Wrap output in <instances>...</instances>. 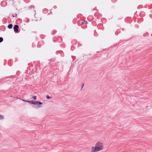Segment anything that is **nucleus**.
Segmentation results:
<instances>
[{
  "mask_svg": "<svg viewBox=\"0 0 152 152\" xmlns=\"http://www.w3.org/2000/svg\"><path fill=\"white\" fill-rule=\"evenodd\" d=\"M19 26L18 25H15L13 27L14 31L15 32H17L18 31V28Z\"/></svg>",
  "mask_w": 152,
  "mask_h": 152,
  "instance_id": "obj_3",
  "label": "nucleus"
},
{
  "mask_svg": "<svg viewBox=\"0 0 152 152\" xmlns=\"http://www.w3.org/2000/svg\"><path fill=\"white\" fill-rule=\"evenodd\" d=\"M12 24H9L8 26V27L9 28H12Z\"/></svg>",
  "mask_w": 152,
  "mask_h": 152,
  "instance_id": "obj_5",
  "label": "nucleus"
},
{
  "mask_svg": "<svg viewBox=\"0 0 152 152\" xmlns=\"http://www.w3.org/2000/svg\"><path fill=\"white\" fill-rule=\"evenodd\" d=\"M38 107H41V106H38Z\"/></svg>",
  "mask_w": 152,
  "mask_h": 152,
  "instance_id": "obj_11",
  "label": "nucleus"
},
{
  "mask_svg": "<svg viewBox=\"0 0 152 152\" xmlns=\"http://www.w3.org/2000/svg\"><path fill=\"white\" fill-rule=\"evenodd\" d=\"M27 102L30 103L31 104L37 105H40L42 104V103L39 101H28Z\"/></svg>",
  "mask_w": 152,
  "mask_h": 152,
  "instance_id": "obj_2",
  "label": "nucleus"
},
{
  "mask_svg": "<svg viewBox=\"0 0 152 152\" xmlns=\"http://www.w3.org/2000/svg\"><path fill=\"white\" fill-rule=\"evenodd\" d=\"M4 119V117L3 115L0 114V120H2Z\"/></svg>",
  "mask_w": 152,
  "mask_h": 152,
  "instance_id": "obj_4",
  "label": "nucleus"
},
{
  "mask_svg": "<svg viewBox=\"0 0 152 152\" xmlns=\"http://www.w3.org/2000/svg\"><path fill=\"white\" fill-rule=\"evenodd\" d=\"M32 98L34 100H36V96H32Z\"/></svg>",
  "mask_w": 152,
  "mask_h": 152,
  "instance_id": "obj_6",
  "label": "nucleus"
},
{
  "mask_svg": "<svg viewBox=\"0 0 152 152\" xmlns=\"http://www.w3.org/2000/svg\"><path fill=\"white\" fill-rule=\"evenodd\" d=\"M103 144L102 143L98 142L96 143L95 147H92L91 152H97L103 149Z\"/></svg>",
  "mask_w": 152,
  "mask_h": 152,
  "instance_id": "obj_1",
  "label": "nucleus"
},
{
  "mask_svg": "<svg viewBox=\"0 0 152 152\" xmlns=\"http://www.w3.org/2000/svg\"><path fill=\"white\" fill-rule=\"evenodd\" d=\"M84 22L86 24L87 23V21H85Z\"/></svg>",
  "mask_w": 152,
  "mask_h": 152,
  "instance_id": "obj_10",
  "label": "nucleus"
},
{
  "mask_svg": "<svg viewBox=\"0 0 152 152\" xmlns=\"http://www.w3.org/2000/svg\"><path fill=\"white\" fill-rule=\"evenodd\" d=\"M46 97L47 99H50L51 98V97H50L48 95L46 96Z\"/></svg>",
  "mask_w": 152,
  "mask_h": 152,
  "instance_id": "obj_8",
  "label": "nucleus"
},
{
  "mask_svg": "<svg viewBox=\"0 0 152 152\" xmlns=\"http://www.w3.org/2000/svg\"><path fill=\"white\" fill-rule=\"evenodd\" d=\"M22 101H24V102H27V101H28L25 100H24L23 99H22Z\"/></svg>",
  "mask_w": 152,
  "mask_h": 152,
  "instance_id": "obj_9",
  "label": "nucleus"
},
{
  "mask_svg": "<svg viewBox=\"0 0 152 152\" xmlns=\"http://www.w3.org/2000/svg\"><path fill=\"white\" fill-rule=\"evenodd\" d=\"M3 41V38L2 37H0V42H2Z\"/></svg>",
  "mask_w": 152,
  "mask_h": 152,
  "instance_id": "obj_7",
  "label": "nucleus"
}]
</instances>
